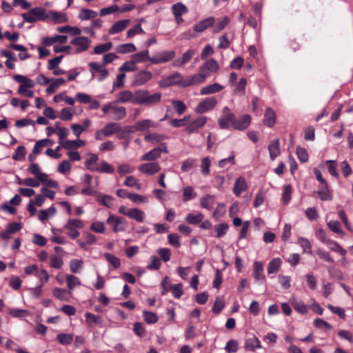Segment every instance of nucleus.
Here are the masks:
<instances>
[{
	"label": "nucleus",
	"instance_id": "79ce46f5",
	"mask_svg": "<svg viewBox=\"0 0 353 353\" xmlns=\"http://www.w3.org/2000/svg\"><path fill=\"white\" fill-rule=\"evenodd\" d=\"M51 84L47 88L46 92L48 94L54 93L58 88L65 83V80L63 78L52 79L50 81Z\"/></svg>",
	"mask_w": 353,
	"mask_h": 353
},
{
	"label": "nucleus",
	"instance_id": "0eeeda50",
	"mask_svg": "<svg viewBox=\"0 0 353 353\" xmlns=\"http://www.w3.org/2000/svg\"><path fill=\"white\" fill-rule=\"evenodd\" d=\"M208 121V118L204 116H199L196 118H192L190 115V120L187 121L185 132L190 134L196 133L199 129L203 128Z\"/></svg>",
	"mask_w": 353,
	"mask_h": 353
},
{
	"label": "nucleus",
	"instance_id": "cd10ccee",
	"mask_svg": "<svg viewBox=\"0 0 353 353\" xmlns=\"http://www.w3.org/2000/svg\"><path fill=\"white\" fill-rule=\"evenodd\" d=\"M248 188L247 182L243 176H239L236 179L233 192L235 195L239 196L243 192Z\"/></svg>",
	"mask_w": 353,
	"mask_h": 353
},
{
	"label": "nucleus",
	"instance_id": "09e8293b",
	"mask_svg": "<svg viewBox=\"0 0 353 353\" xmlns=\"http://www.w3.org/2000/svg\"><path fill=\"white\" fill-rule=\"evenodd\" d=\"M57 212V209L51 206L47 210H41L39 212V219L41 221H44L48 219L49 216H53Z\"/></svg>",
	"mask_w": 353,
	"mask_h": 353
},
{
	"label": "nucleus",
	"instance_id": "9d476101",
	"mask_svg": "<svg viewBox=\"0 0 353 353\" xmlns=\"http://www.w3.org/2000/svg\"><path fill=\"white\" fill-rule=\"evenodd\" d=\"M161 152L168 154L169 152L166 143H161L160 147H156L144 154L141 157L142 161H154L161 157Z\"/></svg>",
	"mask_w": 353,
	"mask_h": 353
},
{
	"label": "nucleus",
	"instance_id": "9b49d317",
	"mask_svg": "<svg viewBox=\"0 0 353 353\" xmlns=\"http://www.w3.org/2000/svg\"><path fill=\"white\" fill-rule=\"evenodd\" d=\"M235 122V115L228 107L223 109V114L219 119L218 123L220 128L226 129L230 126L233 127V123Z\"/></svg>",
	"mask_w": 353,
	"mask_h": 353
},
{
	"label": "nucleus",
	"instance_id": "412c9836",
	"mask_svg": "<svg viewBox=\"0 0 353 353\" xmlns=\"http://www.w3.org/2000/svg\"><path fill=\"white\" fill-rule=\"evenodd\" d=\"M195 53L196 50H194L190 49L187 50L181 58H178L174 61L173 66L176 68L182 67L191 60Z\"/></svg>",
	"mask_w": 353,
	"mask_h": 353
},
{
	"label": "nucleus",
	"instance_id": "423d86ee",
	"mask_svg": "<svg viewBox=\"0 0 353 353\" xmlns=\"http://www.w3.org/2000/svg\"><path fill=\"white\" fill-rule=\"evenodd\" d=\"M84 227L83 222L80 219H70L67 221L64 225L63 228L67 230L68 236L74 239L77 238L80 235L79 229H81Z\"/></svg>",
	"mask_w": 353,
	"mask_h": 353
},
{
	"label": "nucleus",
	"instance_id": "c756f323",
	"mask_svg": "<svg viewBox=\"0 0 353 353\" xmlns=\"http://www.w3.org/2000/svg\"><path fill=\"white\" fill-rule=\"evenodd\" d=\"M268 150L270 153V157L272 160H274L277 157L280 155V148L279 139L272 140L268 145Z\"/></svg>",
	"mask_w": 353,
	"mask_h": 353
},
{
	"label": "nucleus",
	"instance_id": "13d9d810",
	"mask_svg": "<svg viewBox=\"0 0 353 353\" xmlns=\"http://www.w3.org/2000/svg\"><path fill=\"white\" fill-rule=\"evenodd\" d=\"M281 264V260L279 258L273 259L268 264V272L273 274L279 271Z\"/></svg>",
	"mask_w": 353,
	"mask_h": 353
},
{
	"label": "nucleus",
	"instance_id": "c03bdc74",
	"mask_svg": "<svg viewBox=\"0 0 353 353\" xmlns=\"http://www.w3.org/2000/svg\"><path fill=\"white\" fill-rule=\"evenodd\" d=\"M151 57H149V51L148 50L139 52L132 55L131 59L137 64L146 61H150Z\"/></svg>",
	"mask_w": 353,
	"mask_h": 353
},
{
	"label": "nucleus",
	"instance_id": "4d7b16f0",
	"mask_svg": "<svg viewBox=\"0 0 353 353\" xmlns=\"http://www.w3.org/2000/svg\"><path fill=\"white\" fill-rule=\"evenodd\" d=\"M53 144V141L50 139H42L37 141L35 143L34 148H33V152L34 154H39L40 153L41 148L43 147H46L47 145H52Z\"/></svg>",
	"mask_w": 353,
	"mask_h": 353
},
{
	"label": "nucleus",
	"instance_id": "58836bf2",
	"mask_svg": "<svg viewBox=\"0 0 353 353\" xmlns=\"http://www.w3.org/2000/svg\"><path fill=\"white\" fill-rule=\"evenodd\" d=\"M60 144L63 148L70 150L84 146L85 141L81 139H77L75 141L67 140L65 141H60Z\"/></svg>",
	"mask_w": 353,
	"mask_h": 353
},
{
	"label": "nucleus",
	"instance_id": "69168bd1",
	"mask_svg": "<svg viewBox=\"0 0 353 353\" xmlns=\"http://www.w3.org/2000/svg\"><path fill=\"white\" fill-rule=\"evenodd\" d=\"M134 170V167L128 163L121 164L118 166L117 172L120 175H125L127 174L132 173Z\"/></svg>",
	"mask_w": 353,
	"mask_h": 353
},
{
	"label": "nucleus",
	"instance_id": "5fc2aeb1",
	"mask_svg": "<svg viewBox=\"0 0 353 353\" xmlns=\"http://www.w3.org/2000/svg\"><path fill=\"white\" fill-rule=\"evenodd\" d=\"M327 245H328L329 248L332 251L339 254L342 256H345L346 250L345 249H343L336 241L330 240L328 241V243H327Z\"/></svg>",
	"mask_w": 353,
	"mask_h": 353
},
{
	"label": "nucleus",
	"instance_id": "774afa93",
	"mask_svg": "<svg viewBox=\"0 0 353 353\" xmlns=\"http://www.w3.org/2000/svg\"><path fill=\"white\" fill-rule=\"evenodd\" d=\"M239 343L236 340L230 339L225 345V350L228 353H235L238 351Z\"/></svg>",
	"mask_w": 353,
	"mask_h": 353
},
{
	"label": "nucleus",
	"instance_id": "473e14b6",
	"mask_svg": "<svg viewBox=\"0 0 353 353\" xmlns=\"http://www.w3.org/2000/svg\"><path fill=\"white\" fill-rule=\"evenodd\" d=\"M253 276L256 281H264L265 276L263 274V266L261 262L255 261L254 263Z\"/></svg>",
	"mask_w": 353,
	"mask_h": 353
},
{
	"label": "nucleus",
	"instance_id": "7ed1b4c3",
	"mask_svg": "<svg viewBox=\"0 0 353 353\" xmlns=\"http://www.w3.org/2000/svg\"><path fill=\"white\" fill-rule=\"evenodd\" d=\"M137 104L152 106L161 101L162 95L160 92L151 94L148 90H137Z\"/></svg>",
	"mask_w": 353,
	"mask_h": 353
},
{
	"label": "nucleus",
	"instance_id": "393cba45",
	"mask_svg": "<svg viewBox=\"0 0 353 353\" xmlns=\"http://www.w3.org/2000/svg\"><path fill=\"white\" fill-rule=\"evenodd\" d=\"M130 21L129 19H123L114 23L112 27L109 29L108 33L110 34H114L124 30L126 27L130 24Z\"/></svg>",
	"mask_w": 353,
	"mask_h": 353
},
{
	"label": "nucleus",
	"instance_id": "6e6552de",
	"mask_svg": "<svg viewBox=\"0 0 353 353\" xmlns=\"http://www.w3.org/2000/svg\"><path fill=\"white\" fill-rule=\"evenodd\" d=\"M90 43V39L84 36L74 37L70 41L72 50L77 54L86 51L89 48Z\"/></svg>",
	"mask_w": 353,
	"mask_h": 353
},
{
	"label": "nucleus",
	"instance_id": "b1692460",
	"mask_svg": "<svg viewBox=\"0 0 353 353\" xmlns=\"http://www.w3.org/2000/svg\"><path fill=\"white\" fill-rule=\"evenodd\" d=\"M105 137H110L114 134L119 133L121 131V127L117 123H108L105 125L101 129Z\"/></svg>",
	"mask_w": 353,
	"mask_h": 353
},
{
	"label": "nucleus",
	"instance_id": "680f3d73",
	"mask_svg": "<svg viewBox=\"0 0 353 353\" xmlns=\"http://www.w3.org/2000/svg\"><path fill=\"white\" fill-rule=\"evenodd\" d=\"M298 243L302 248L303 253L312 254V246L308 239L299 237L298 239Z\"/></svg>",
	"mask_w": 353,
	"mask_h": 353
},
{
	"label": "nucleus",
	"instance_id": "e2e57ef3",
	"mask_svg": "<svg viewBox=\"0 0 353 353\" xmlns=\"http://www.w3.org/2000/svg\"><path fill=\"white\" fill-rule=\"evenodd\" d=\"M113 197L110 195L99 194L97 197V201L105 207L110 208L112 205Z\"/></svg>",
	"mask_w": 353,
	"mask_h": 353
},
{
	"label": "nucleus",
	"instance_id": "20e7f679",
	"mask_svg": "<svg viewBox=\"0 0 353 353\" xmlns=\"http://www.w3.org/2000/svg\"><path fill=\"white\" fill-rule=\"evenodd\" d=\"M116 101L105 104L101 110L105 114H111L112 119L116 121H119L124 119L127 114L126 109L123 106L118 105Z\"/></svg>",
	"mask_w": 353,
	"mask_h": 353
},
{
	"label": "nucleus",
	"instance_id": "bb28decb",
	"mask_svg": "<svg viewBox=\"0 0 353 353\" xmlns=\"http://www.w3.org/2000/svg\"><path fill=\"white\" fill-rule=\"evenodd\" d=\"M276 116L275 112L271 108H267L264 114L263 123L265 125L272 128L276 123Z\"/></svg>",
	"mask_w": 353,
	"mask_h": 353
},
{
	"label": "nucleus",
	"instance_id": "864d4df0",
	"mask_svg": "<svg viewBox=\"0 0 353 353\" xmlns=\"http://www.w3.org/2000/svg\"><path fill=\"white\" fill-rule=\"evenodd\" d=\"M174 15H183L188 12V8L182 3L179 2L172 6Z\"/></svg>",
	"mask_w": 353,
	"mask_h": 353
},
{
	"label": "nucleus",
	"instance_id": "8fccbe9b",
	"mask_svg": "<svg viewBox=\"0 0 353 353\" xmlns=\"http://www.w3.org/2000/svg\"><path fill=\"white\" fill-rule=\"evenodd\" d=\"M112 46V42H107L105 43L97 45L94 48L93 53L96 54H102L110 50Z\"/></svg>",
	"mask_w": 353,
	"mask_h": 353
},
{
	"label": "nucleus",
	"instance_id": "6e6d98bb",
	"mask_svg": "<svg viewBox=\"0 0 353 353\" xmlns=\"http://www.w3.org/2000/svg\"><path fill=\"white\" fill-rule=\"evenodd\" d=\"M137 70V63L130 59V61H125L123 64L119 68L120 72H134Z\"/></svg>",
	"mask_w": 353,
	"mask_h": 353
},
{
	"label": "nucleus",
	"instance_id": "f8f14e48",
	"mask_svg": "<svg viewBox=\"0 0 353 353\" xmlns=\"http://www.w3.org/2000/svg\"><path fill=\"white\" fill-rule=\"evenodd\" d=\"M152 78V72L145 70H141L133 76L132 85L134 87L141 86L148 83Z\"/></svg>",
	"mask_w": 353,
	"mask_h": 353
},
{
	"label": "nucleus",
	"instance_id": "37998d69",
	"mask_svg": "<svg viewBox=\"0 0 353 353\" xmlns=\"http://www.w3.org/2000/svg\"><path fill=\"white\" fill-rule=\"evenodd\" d=\"M71 294H69V291H66L63 288H56L53 290V295L57 299L63 301H68Z\"/></svg>",
	"mask_w": 353,
	"mask_h": 353
},
{
	"label": "nucleus",
	"instance_id": "338daca9",
	"mask_svg": "<svg viewBox=\"0 0 353 353\" xmlns=\"http://www.w3.org/2000/svg\"><path fill=\"white\" fill-rule=\"evenodd\" d=\"M124 185L129 187H134L137 190H140L142 187V185L133 176H127Z\"/></svg>",
	"mask_w": 353,
	"mask_h": 353
},
{
	"label": "nucleus",
	"instance_id": "72a5a7b5",
	"mask_svg": "<svg viewBox=\"0 0 353 353\" xmlns=\"http://www.w3.org/2000/svg\"><path fill=\"white\" fill-rule=\"evenodd\" d=\"M223 89V86L221 84L215 83L212 85H208L201 89L200 94L201 95H208L218 92Z\"/></svg>",
	"mask_w": 353,
	"mask_h": 353
},
{
	"label": "nucleus",
	"instance_id": "ea45409f",
	"mask_svg": "<svg viewBox=\"0 0 353 353\" xmlns=\"http://www.w3.org/2000/svg\"><path fill=\"white\" fill-rule=\"evenodd\" d=\"M85 322L89 326H93L94 323L102 325L103 323V318L101 316L95 315L90 312H87L85 314Z\"/></svg>",
	"mask_w": 353,
	"mask_h": 353
},
{
	"label": "nucleus",
	"instance_id": "f03ea898",
	"mask_svg": "<svg viewBox=\"0 0 353 353\" xmlns=\"http://www.w3.org/2000/svg\"><path fill=\"white\" fill-rule=\"evenodd\" d=\"M189 79L190 77L184 79L181 73L176 72L167 77H163L159 82V85L161 88H168L176 85L181 88L192 86L193 85H188Z\"/></svg>",
	"mask_w": 353,
	"mask_h": 353
},
{
	"label": "nucleus",
	"instance_id": "c9c22d12",
	"mask_svg": "<svg viewBox=\"0 0 353 353\" xmlns=\"http://www.w3.org/2000/svg\"><path fill=\"white\" fill-rule=\"evenodd\" d=\"M128 214V217L134 219L137 222L142 223L144 221L145 213L143 211L138 208H134L129 209V212Z\"/></svg>",
	"mask_w": 353,
	"mask_h": 353
},
{
	"label": "nucleus",
	"instance_id": "4be33fe9",
	"mask_svg": "<svg viewBox=\"0 0 353 353\" xmlns=\"http://www.w3.org/2000/svg\"><path fill=\"white\" fill-rule=\"evenodd\" d=\"M261 342L254 335L248 337L245 341L244 348L245 350L254 352L256 349L261 348Z\"/></svg>",
	"mask_w": 353,
	"mask_h": 353
},
{
	"label": "nucleus",
	"instance_id": "5701e85b",
	"mask_svg": "<svg viewBox=\"0 0 353 353\" xmlns=\"http://www.w3.org/2000/svg\"><path fill=\"white\" fill-rule=\"evenodd\" d=\"M251 117L249 114L241 116L238 120H235L233 123V128L236 130H243L250 124Z\"/></svg>",
	"mask_w": 353,
	"mask_h": 353
},
{
	"label": "nucleus",
	"instance_id": "a19ab883",
	"mask_svg": "<svg viewBox=\"0 0 353 353\" xmlns=\"http://www.w3.org/2000/svg\"><path fill=\"white\" fill-rule=\"evenodd\" d=\"M28 170L34 174L36 179L39 181L46 177V174L41 172V170L37 163H31L28 167Z\"/></svg>",
	"mask_w": 353,
	"mask_h": 353
},
{
	"label": "nucleus",
	"instance_id": "3c124183",
	"mask_svg": "<svg viewBox=\"0 0 353 353\" xmlns=\"http://www.w3.org/2000/svg\"><path fill=\"white\" fill-rule=\"evenodd\" d=\"M137 50L135 46L133 43H125L121 44L116 48V50L119 53L127 54L130 52H134Z\"/></svg>",
	"mask_w": 353,
	"mask_h": 353
},
{
	"label": "nucleus",
	"instance_id": "aec40b11",
	"mask_svg": "<svg viewBox=\"0 0 353 353\" xmlns=\"http://www.w3.org/2000/svg\"><path fill=\"white\" fill-rule=\"evenodd\" d=\"M168 138L165 134L157 132L148 133L144 136V140L151 144L159 143L161 145Z\"/></svg>",
	"mask_w": 353,
	"mask_h": 353
},
{
	"label": "nucleus",
	"instance_id": "a18cd8bd",
	"mask_svg": "<svg viewBox=\"0 0 353 353\" xmlns=\"http://www.w3.org/2000/svg\"><path fill=\"white\" fill-rule=\"evenodd\" d=\"M200 203L202 208L212 210L214 203V196L210 194L205 195L201 198Z\"/></svg>",
	"mask_w": 353,
	"mask_h": 353
},
{
	"label": "nucleus",
	"instance_id": "052dcab7",
	"mask_svg": "<svg viewBox=\"0 0 353 353\" xmlns=\"http://www.w3.org/2000/svg\"><path fill=\"white\" fill-rule=\"evenodd\" d=\"M94 171L110 174L114 172V168L106 161H101L99 165H96Z\"/></svg>",
	"mask_w": 353,
	"mask_h": 353
},
{
	"label": "nucleus",
	"instance_id": "1a4fd4ad",
	"mask_svg": "<svg viewBox=\"0 0 353 353\" xmlns=\"http://www.w3.org/2000/svg\"><path fill=\"white\" fill-rule=\"evenodd\" d=\"M106 223L112 226L114 232H124L128 225V221L122 217L110 214L106 220Z\"/></svg>",
	"mask_w": 353,
	"mask_h": 353
},
{
	"label": "nucleus",
	"instance_id": "6ab92c4d",
	"mask_svg": "<svg viewBox=\"0 0 353 353\" xmlns=\"http://www.w3.org/2000/svg\"><path fill=\"white\" fill-rule=\"evenodd\" d=\"M214 22L215 19L213 17H208L195 23L193 26V30L196 32H203L208 28L212 26Z\"/></svg>",
	"mask_w": 353,
	"mask_h": 353
},
{
	"label": "nucleus",
	"instance_id": "2f4dec72",
	"mask_svg": "<svg viewBox=\"0 0 353 353\" xmlns=\"http://www.w3.org/2000/svg\"><path fill=\"white\" fill-rule=\"evenodd\" d=\"M48 19H52L57 23H61L68 21V17L65 13L52 10L48 12Z\"/></svg>",
	"mask_w": 353,
	"mask_h": 353
},
{
	"label": "nucleus",
	"instance_id": "f704fd0d",
	"mask_svg": "<svg viewBox=\"0 0 353 353\" xmlns=\"http://www.w3.org/2000/svg\"><path fill=\"white\" fill-rule=\"evenodd\" d=\"M13 79L19 83H21V87L32 88L35 85V83L33 80L28 78L26 76L21 74H16L13 77Z\"/></svg>",
	"mask_w": 353,
	"mask_h": 353
},
{
	"label": "nucleus",
	"instance_id": "f3484780",
	"mask_svg": "<svg viewBox=\"0 0 353 353\" xmlns=\"http://www.w3.org/2000/svg\"><path fill=\"white\" fill-rule=\"evenodd\" d=\"M89 66L91 69L92 77L94 76L95 72H99V74L97 77V79L99 81H101L106 79L109 74L108 70L99 63L90 62L89 63Z\"/></svg>",
	"mask_w": 353,
	"mask_h": 353
},
{
	"label": "nucleus",
	"instance_id": "49530a36",
	"mask_svg": "<svg viewBox=\"0 0 353 353\" xmlns=\"http://www.w3.org/2000/svg\"><path fill=\"white\" fill-rule=\"evenodd\" d=\"M63 265L62 256L52 254L50 257V266L54 269H61Z\"/></svg>",
	"mask_w": 353,
	"mask_h": 353
},
{
	"label": "nucleus",
	"instance_id": "603ef678",
	"mask_svg": "<svg viewBox=\"0 0 353 353\" xmlns=\"http://www.w3.org/2000/svg\"><path fill=\"white\" fill-rule=\"evenodd\" d=\"M196 196L194 188L192 186H186L183 190V201H188L194 199Z\"/></svg>",
	"mask_w": 353,
	"mask_h": 353
},
{
	"label": "nucleus",
	"instance_id": "a211bd4d",
	"mask_svg": "<svg viewBox=\"0 0 353 353\" xmlns=\"http://www.w3.org/2000/svg\"><path fill=\"white\" fill-rule=\"evenodd\" d=\"M158 127V123L151 119H142L137 121L134 125V128L136 131H147L150 128H156Z\"/></svg>",
	"mask_w": 353,
	"mask_h": 353
},
{
	"label": "nucleus",
	"instance_id": "a878e982",
	"mask_svg": "<svg viewBox=\"0 0 353 353\" xmlns=\"http://www.w3.org/2000/svg\"><path fill=\"white\" fill-rule=\"evenodd\" d=\"M68 41V37L65 35H56L51 37H43L42 43L45 46H50L55 43L61 44L65 43Z\"/></svg>",
	"mask_w": 353,
	"mask_h": 353
},
{
	"label": "nucleus",
	"instance_id": "2eb2a0df",
	"mask_svg": "<svg viewBox=\"0 0 353 353\" xmlns=\"http://www.w3.org/2000/svg\"><path fill=\"white\" fill-rule=\"evenodd\" d=\"M217 104V101L214 97H210L200 102L194 109V111L199 114H203L212 110Z\"/></svg>",
	"mask_w": 353,
	"mask_h": 353
},
{
	"label": "nucleus",
	"instance_id": "4468645a",
	"mask_svg": "<svg viewBox=\"0 0 353 353\" xmlns=\"http://www.w3.org/2000/svg\"><path fill=\"white\" fill-rule=\"evenodd\" d=\"M137 90L132 92L130 90H123L117 95L116 101L119 103H131L133 104H137L138 97Z\"/></svg>",
	"mask_w": 353,
	"mask_h": 353
},
{
	"label": "nucleus",
	"instance_id": "e433bc0d",
	"mask_svg": "<svg viewBox=\"0 0 353 353\" xmlns=\"http://www.w3.org/2000/svg\"><path fill=\"white\" fill-rule=\"evenodd\" d=\"M97 16V12L86 8H82L80 10L78 17L81 21L93 19Z\"/></svg>",
	"mask_w": 353,
	"mask_h": 353
},
{
	"label": "nucleus",
	"instance_id": "de8ad7c7",
	"mask_svg": "<svg viewBox=\"0 0 353 353\" xmlns=\"http://www.w3.org/2000/svg\"><path fill=\"white\" fill-rule=\"evenodd\" d=\"M70 270L72 273H79L83 268V261L81 259H72L70 261Z\"/></svg>",
	"mask_w": 353,
	"mask_h": 353
},
{
	"label": "nucleus",
	"instance_id": "dca6fc26",
	"mask_svg": "<svg viewBox=\"0 0 353 353\" xmlns=\"http://www.w3.org/2000/svg\"><path fill=\"white\" fill-rule=\"evenodd\" d=\"M138 170L144 174L151 176L159 172L161 170V166L157 162H148L140 165L138 167Z\"/></svg>",
	"mask_w": 353,
	"mask_h": 353
},
{
	"label": "nucleus",
	"instance_id": "0e129e2a",
	"mask_svg": "<svg viewBox=\"0 0 353 353\" xmlns=\"http://www.w3.org/2000/svg\"><path fill=\"white\" fill-rule=\"evenodd\" d=\"M99 157L95 154H90L89 158L85 161V165L87 169L90 171H94L96 168V165H94V163L98 161Z\"/></svg>",
	"mask_w": 353,
	"mask_h": 353
},
{
	"label": "nucleus",
	"instance_id": "c85d7f7f",
	"mask_svg": "<svg viewBox=\"0 0 353 353\" xmlns=\"http://www.w3.org/2000/svg\"><path fill=\"white\" fill-rule=\"evenodd\" d=\"M317 194L321 201H331L332 199V194L328 188L327 183L320 185Z\"/></svg>",
	"mask_w": 353,
	"mask_h": 353
},
{
	"label": "nucleus",
	"instance_id": "39448f33",
	"mask_svg": "<svg viewBox=\"0 0 353 353\" xmlns=\"http://www.w3.org/2000/svg\"><path fill=\"white\" fill-rule=\"evenodd\" d=\"M21 16L23 20L28 23L48 20V12L42 7L34 8L29 12L23 13Z\"/></svg>",
	"mask_w": 353,
	"mask_h": 353
},
{
	"label": "nucleus",
	"instance_id": "bf43d9fd",
	"mask_svg": "<svg viewBox=\"0 0 353 353\" xmlns=\"http://www.w3.org/2000/svg\"><path fill=\"white\" fill-rule=\"evenodd\" d=\"M203 217V215L200 212L196 214L190 213L185 217V221L190 224H197L202 221Z\"/></svg>",
	"mask_w": 353,
	"mask_h": 353
},
{
	"label": "nucleus",
	"instance_id": "7c9ffc66",
	"mask_svg": "<svg viewBox=\"0 0 353 353\" xmlns=\"http://www.w3.org/2000/svg\"><path fill=\"white\" fill-rule=\"evenodd\" d=\"M291 304L294 309L301 314H305L308 312V307L302 301L298 300L292 296L290 299Z\"/></svg>",
	"mask_w": 353,
	"mask_h": 353
},
{
	"label": "nucleus",
	"instance_id": "ddd939ff",
	"mask_svg": "<svg viewBox=\"0 0 353 353\" xmlns=\"http://www.w3.org/2000/svg\"><path fill=\"white\" fill-rule=\"evenodd\" d=\"M176 53L174 50L159 52L152 57L150 59V61L152 64L163 63L173 59Z\"/></svg>",
	"mask_w": 353,
	"mask_h": 353
},
{
	"label": "nucleus",
	"instance_id": "4c0bfd02",
	"mask_svg": "<svg viewBox=\"0 0 353 353\" xmlns=\"http://www.w3.org/2000/svg\"><path fill=\"white\" fill-rule=\"evenodd\" d=\"M65 279H66L67 286L69 290H68L69 294H72V291L76 286L81 285V284L80 279L77 276H76L73 274L66 275Z\"/></svg>",
	"mask_w": 353,
	"mask_h": 353
},
{
	"label": "nucleus",
	"instance_id": "f257e3e1",
	"mask_svg": "<svg viewBox=\"0 0 353 353\" xmlns=\"http://www.w3.org/2000/svg\"><path fill=\"white\" fill-rule=\"evenodd\" d=\"M219 69V66L216 61L213 59L207 61L201 65L199 74L190 76L188 85H195L204 83L211 73L216 72Z\"/></svg>",
	"mask_w": 353,
	"mask_h": 353
}]
</instances>
